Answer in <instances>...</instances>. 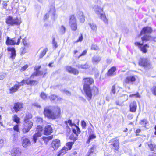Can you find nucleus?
Here are the masks:
<instances>
[{
	"instance_id": "f257e3e1",
	"label": "nucleus",
	"mask_w": 156,
	"mask_h": 156,
	"mask_svg": "<svg viewBox=\"0 0 156 156\" xmlns=\"http://www.w3.org/2000/svg\"><path fill=\"white\" fill-rule=\"evenodd\" d=\"M83 81L84 82V90L87 99L90 101L93 95L95 96L98 94V88L95 86H94L91 88H90V85L94 82L93 78L91 77L85 78L83 79Z\"/></svg>"
},
{
	"instance_id": "f03ea898",
	"label": "nucleus",
	"mask_w": 156,
	"mask_h": 156,
	"mask_svg": "<svg viewBox=\"0 0 156 156\" xmlns=\"http://www.w3.org/2000/svg\"><path fill=\"white\" fill-rule=\"evenodd\" d=\"M44 114L48 119H55L58 118L60 115L61 110L57 106H48L44 107Z\"/></svg>"
},
{
	"instance_id": "7ed1b4c3",
	"label": "nucleus",
	"mask_w": 156,
	"mask_h": 156,
	"mask_svg": "<svg viewBox=\"0 0 156 156\" xmlns=\"http://www.w3.org/2000/svg\"><path fill=\"white\" fill-rule=\"evenodd\" d=\"M32 116L30 114L26 115L24 119V123L23 127L22 129L23 133H25L28 132L31 129L33 126V123L28 119L32 118Z\"/></svg>"
},
{
	"instance_id": "20e7f679",
	"label": "nucleus",
	"mask_w": 156,
	"mask_h": 156,
	"mask_svg": "<svg viewBox=\"0 0 156 156\" xmlns=\"http://www.w3.org/2000/svg\"><path fill=\"white\" fill-rule=\"evenodd\" d=\"M152 31V29L150 27H146L143 28L140 32L141 35H144L141 38L142 41L144 42L149 39V35Z\"/></svg>"
},
{
	"instance_id": "39448f33",
	"label": "nucleus",
	"mask_w": 156,
	"mask_h": 156,
	"mask_svg": "<svg viewBox=\"0 0 156 156\" xmlns=\"http://www.w3.org/2000/svg\"><path fill=\"white\" fill-rule=\"evenodd\" d=\"M6 23L9 26L19 25L21 23L17 18H13L12 16L8 17L6 20Z\"/></svg>"
},
{
	"instance_id": "423d86ee",
	"label": "nucleus",
	"mask_w": 156,
	"mask_h": 156,
	"mask_svg": "<svg viewBox=\"0 0 156 156\" xmlns=\"http://www.w3.org/2000/svg\"><path fill=\"white\" fill-rule=\"evenodd\" d=\"M136 80V78L135 76H129L127 77L124 80L123 85L126 88L130 90V86L128 85L129 84H133Z\"/></svg>"
},
{
	"instance_id": "0eeeda50",
	"label": "nucleus",
	"mask_w": 156,
	"mask_h": 156,
	"mask_svg": "<svg viewBox=\"0 0 156 156\" xmlns=\"http://www.w3.org/2000/svg\"><path fill=\"white\" fill-rule=\"evenodd\" d=\"M139 65L146 69H149L151 67L150 61L147 58H141L140 60Z\"/></svg>"
},
{
	"instance_id": "6e6552de",
	"label": "nucleus",
	"mask_w": 156,
	"mask_h": 156,
	"mask_svg": "<svg viewBox=\"0 0 156 156\" xmlns=\"http://www.w3.org/2000/svg\"><path fill=\"white\" fill-rule=\"evenodd\" d=\"M51 16V18L53 20H55V10L54 6H51L48 10V13H46L44 17V19L46 20L49 17V15Z\"/></svg>"
},
{
	"instance_id": "1a4fd4ad",
	"label": "nucleus",
	"mask_w": 156,
	"mask_h": 156,
	"mask_svg": "<svg viewBox=\"0 0 156 156\" xmlns=\"http://www.w3.org/2000/svg\"><path fill=\"white\" fill-rule=\"evenodd\" d=\"M69 23L72 30L73 31H76L77 28V26L74 16L71 15L70 16Z\"/></svg>"
},
{
	"instance_id": "9d476101",
	"label": "nucleus",
	"mask_w": 156,
	"mask_h": 156,
	"mask_svg": "<svg viewBox=\"0 0 156 156\" xmlns=\"http://www.w3.org/2000/svg\"><path fill=\"white\" fill-rule=\"evenodd\" d=\"M38 81L36 80H31L30 79H28L26 80H23L21 82H17L19 85H20V87L21 86H23L26 83L27 85H34L38 83Z\"/></svg>"
},
{
	"instance_id": "9b49d317",
	"label": "nucleus",
	"mask_w": 156,
	"mask_h": 156,
	"mask_svg": "<svg viewBox=\"0 0 156 156\" xmlns=\"http://www.w3.org/2000/svg\"><path fill=\"white\" fill-rule=\"evenodd\" d=\"M109 143H111V145L114 147L116 151L118 150L119 148V140L117 137L111 139Z\"/></svg>"
},
{
	"instance_id": "f8f14e48",
	"label": "nucleus",
	"mask_w": 156,
	"mask_h": 156,
	"mask_svg": "<svg viewBox=\"0 0 156 156\" xmlns=\"http://www.w3.org/2000/svg\"><path fill=\"white\" fill-rule=\"evenodd\" d=\"M37 127L38 129L37 133H35L33 136V141L34 143L36 142V140L38 137L41 136V132L43 130L42 127L40 125L38 126Z\"/></svg>"
},
{
	"instance_id": "ddd939ff",
	"label": "nucleus",
	"mask_w": 156,
	"mask_h": 156,
	"mask_svg": "<svg viewBox=\"0 0 156 156\" xmlns=\"http://www.w3.org/2000/svg\"><path fill=\"white\" fill-rule=\"evenodd\" d=\"M12 156H20L21 154V150L18 148H14L11 151Z\"/></svg>"
},
{
	"instance_id": "4468645a",
	"label": "nucleus",
	"mask_w": 156,
	"mask_h": 156,
	"mask_svg": "<svg viewBox=\"0 0 156 156\" xmlns=\"http://www.w3.org/2000/svg\"><path fill=\"white\" fill-rule=\"evenodd\" d=\"M60 146V141L57 139L53 140L51 144V146L54 150H56Z\"/></svg>"
},
{
	"instance_id": "2eb2a0df",
	"label": "nucleus",
	"mask_w": 156,
	"mask_h": 156,
	"mask_svg": "<svg viewBox=\"0 0 156 156\" xmlns=\"http://www.w3.org/2000/svg\"><path fill=\"white\" fill-rule=\"evenodd\" d=\"M23 104L21 103L17 102L15 103L13 108L16 112L20 111L23 107Z\"/></svg>"
},
{
	"instance_id": "dca6fc26",
	"label": "nucleus",
	"mask_w": 156,
	"mask_h": 156,
	"mask_svg": "<svg viewBox=\"0 0 156 156\" xmlns=\"http://www.w3.org/2000/svg\"><path fill=\"white\" fill-rule=\"evenodd\" d=\"M146 144L148 145L150 150L154 151H156V145L152 142L151 140L147 142Z\"/></svg>"
},
{
	"instance_id": "f3484780",
	"label": "nucleus",
	"mask_w": 156,
	"mask_h": 156,
	"mask_svg": "<svg viewBox=\"0 0 156 156\" xmlns=\"http://www.w3.org/2000/svg\"><path fill=\"white\" fill-rule=\"evenodd\" d=\"M76 66L79 69H86L90 67V66L87 63L83 64H78L76 65Z\"/></svg>"
},
{
	"instance_id": "a211bd4d",
	"label": "nucleus",
	"mask_w": 156,
	"mask_h": 156,
	"mask_svg": "<svg viewBox=\"0 0 156 156\" xmlns=\"http://www.w3.org/2000/svg\"><path fill=\"white\" fill-rule=\"evenodd\" d=\"M52 132V128L50 125L46 126L44 128V132L45 135H50Z\"/></svg>"
},
{
	"instance_id": "6ab92c4d",
	"label": "nucleus",
	"mask_w": 156,
	"mask_h": 156,
	"mask_svg": "<svg viewBox=\"0 0 156 156\" xmlns=\"http://www.w3.org/2000/svg\"><path fill=\"white\" fill-rule=\"evenodd\" d=\"M130 110L131 112H135L137 107V104L136 101H133L130 104Z\"/></svg>"
},
{
	"instance_id": "aec40b11",
	"label": "nucleus",
	"mask_w": 156,
	"mask_h": 156,
	"mask_svg": "<svg viewBox=\"0 0 156 156\" xmlns=\"http://www.w3.org/2000/svg\"><path fill=\"white\" fill-rule=\"evenodd\" d=\"M20 85L18 84H15L13 87L9 89L10 94H12L17 91L18 89L20 88Z\"/></svg>"
},
{
	"instance_id": "412c9836",
	"label": "nucleus",
	"mask_w": 156,
	"mask_h": 156,
	"mask_svg": "<svg viewBox=\"0 0 156 156\" xmlns=\"http://www.w3.org/2000/svg\"><path fill=\"white\" fill-rule=\"evenodd\" d=\"M96 149V146L95 145L93 146L88 151V153L87 154L86 156H93L94 153L95 152Z\"/></svg>"
},
{
	"instance_id": "4be33fe9",
	"label": "nucleus",
	"mask_w": 156,
	"mask_h": 156,
	"mask_svg": "<svg viewBox=\"0 0 156 156\" xmlns=\"http://www.w3.org/2000/svg\"><path fill=\"white\" fill-rule=\"evenodd\" d=\"M73 125L75 128H72V131L74 134H76V136H77L81 132L79 128L76 124H74Z\"/></svg>"
},
{
	"instance_id": "5701e85b",
	"label": "nucleus",
	"mask_w": 156,
	"mask_h": 156,
	"mask_svg": "<svg viewBox=\"0 0 156 156\" xmlns=\"http://www.w3.org/2000/svg\"><path fill=\"white\" fill-rule=\"evenodd\" d=\"M30 145V141L28 139L25 138L23 140L22 146L24 147H27Z\"/></svg>"
},
{
	"instance_id": "b1692460",
	"label": "nucleus",
	"mask_w": 156,
	"mask_h": 156,
	"mask_svg": "<svg viewBox=\"0 0 156 156\" xmlns=\"http://www.w3.org/2000/svg\"><path fill=\"white\" fill-rule=\"evenodd\" d=\"M93 9L97 15H100L103 12V10L102 8L100 7L98 5H95L93 7Z\"/></svg>"
},
{
	"instance_id": "393cba45",
	"label": "nucleus",
	"mask_w": 156,
	"mask_h": 156,
	"mask_svg": "<svg viewBox=\"0 0 156 156\" xmlns=\"http://www.w3.org/2000/svg\"><path fill=\"white\" fill-rule=\"evenodd\" d=\"M15 40L13 38H10L8 37L7 38L6 41V44L7 45H16L15 42Z\"/></svg>"
},
{
	"instance_id": "a878e982",
	"label": "nucleus",
	"mask_w": 156,
	"mask_h": 156,
	"mask_svg": "<svg viewBox=\"0 0 156 156\" xmlns=\"http://www.w3.org/2000/svg\"><path fill=\"white\" fill-rule=\"evenodd\" d=\"M7 50L8 51H10L11 52V57L14 58L16 55L15 48H13L8 47Z\"/></svg>"
},
{
	"instance_id": "bb28decb",
	"label": "nucleus",
	"mask_w": 156,
	"mask_h": 156,
	"mask_svg": "<svg viewBox=\"0 0 156 156\" xmlns=\"http://www.w3.org/2000/svg\"><path fill=\"white\" fill-rule=\"evenodd\" d=\"M101 60V57L99 56H94L92 59V62L94 64H97L99 63Z\"/></svg>"
},
{
	"instance_id": "cd10ccee",
	"label": "nucleus",
	"mask_w": 156,
	"mask_h": 156,
	"mask_svg": "<svg viewBox=\"0 0 156 156\" xmlns=\"http://www.w3.org/2000/svg\"><path fill=\"white\" fill-rule=\"evenodd\" d=\"M68 150V148L67 147H66L65 146L59 152L57 156H62L66 153V151Z\"/></svg>"
},
{
	"instance_id": "c85d7f7f",
	"label": "nucleus",
	"mask_w": 156,
	"mask_h": 156,
	"mask_svg": "<svg viewBox=\"0 0 156 156\" xmlns=\"http://www.w3.org/2000/svg\"><path fill=\"white\" fill-rule=\"evenodd\" d=\"M100 18L106 24H108V21L107 19L106 16L105 14L103 13V12L101 13Z\"/></svg>"
},
{
	"instance_id": "c756f323",
	"label": "nucleus",
	"mask_w": 156,
	"mask_h": 156,
	"mask_svg": "<svg viewBox=\"0 0 156 156\" xmlns=\"http://www.w3.org/2000/svg\"><path fill=\"white\" fill-rule=\"evenodd\" d=\"M35 119L37 124H41L44 123L45 122V121L43 120V119L41 117H36L35 118Z\"/></svg>"
},
{
	"instance_id": "7c9ffc66",
	"label": "nucleus",
	"mask_w": 156,
	"mask_h": 156,
	"mask_svg": "<svg viewBox=\"0 0 156 156\" xmlns=\"http://www.w3.org/2000/svg\"><path fill=\"white\" fill-rule=\"evenodd\" d=\"M116 70V68L115 67H112L108 71V76H112Z\"/></svg>"
},
{
	"instance_id": "2f4dec72",
	"label": "nucleus",
	"mask_w": 156,
	"mask_h": 156,
	"mask_svg": "<svg viewBox=\"0 0 156 156\" xmlns=\"http://www.w3.org/2000/svg\"><path fill=\"white\" fill-rule=\"evenodd\" d=\"M66 30V27L62 25L59 28V32L60 34L63 35L65 33Z\"/></svg>"
},
{
	"instance_id": "473e14b6",
	"label": "nucleus",
	"mask_w": 156,
	"mask_h": 156,
	"mask_svg": "<svg viewBox=\"0 0 156 156\" xmlns=\"http://www.w3.org/2000/svg\"><path fill=\"white\" fill-rule=\"evenodd\" d=\"M21 39V36H20L19 37H15L14 38V39L15 40V44L18 45L19 44L20 41V40Z\"/></svg>"
},
{
	"instance_id": "72a5a7b5",
	"label": "nucleus",
	"mask_w": 156,
	"mask_h": 156,
	"mask_svg": "<svg viewBox=\"0 0 156 156\" xmlns=\"http://www.w3.org/2000/svg\"><path fill=\"white\" fill-rule=\"evenodd\" d=\"M149 47V46L147 45V44H146L144 46H141L140 48V49L141 51H142L144 53H145L147 52V51L146 48H148Z\"/></svg>"
},
{
	"instance_id": "f704fd0d",
	"label": "nucleus",
	"mask_w": 156,
	"mask_h": 156,
	"mask_svg": "<svg viewBox=\"0 0 156 156\" xmlns=\"http://www.w3.org/2000/svg\"><path fill=\"white\" fill-rule=\"evenodd\" d=\"M48 51V48H46L44 49L41 52L39 55V58H42L46 54Z\"/></svg>"
},
{
	"instance_id": "c9c22d12",
	"label": "nucleus",
	"mask_w": 156,
	"mask_h": 156,
	"mask_svg": "<svg viewBox=\"0 0 156 156\" xmlns=\"http://www.w3.org/2000/svg\"><path fill=\"white\" fill-rule=\"evenodd\" d=\"M89 25L92 30L96 32L97 30V27L96 25L94 23H89Z\"/></svg>"
},
{
	"instance_id": "e433bc0d",
	"label": "nucleus",
	"mask_w": 156,
	"mask_h": 156,
	"mask_svg": "<svg viewBox=\"0 0 156 156\" xmlns=\"http://www.w3.org/2000/svg\"><path fill=\"white\" fill-rule=\"evenodd\" d=\"M37 73H33L31 76V78H33L34 76L37 75H41L44 74V72L42 71H39L37 72Z\"/></svg>"
},
{
	"instance_id": "4c0bfd02",
	"label": "nucleus",
	"mask_w": 156,
	"mask_h": 156,
	"mask_svg": "<svg viewBox=\"0 0 156 156\" xmlns=\"http://www.w3.org/2000/svg\"><path fill=\"white\" fill-rule=\"evenodd\" d=\"M96 138V136L94 134L90 135L89 137V138L87 141V143H89L92 140Z\"/></svg>"
},
{
	"instance_id": "58836bf2",
	"label": "nucleus",
	"mask_w": 156,
	"mask_h": 156,
	"mask_svg": "<svg viewBox=\"0 0 156 156\" xmlns=\"http://www.w3.org/2000/svg\"><path fill=\"white\" fill-rule=\"evenodd\" d=\"M79 72L77 69L73 68L70 73L73 74L75 75H77L79 73Z\"/></svg>"
},
{
	"instance_id": "ea45409f",
	"label": "nucleus",
	"mask_w": 156,
	"mask_h": 156,
	"mask_svg": "<svg viewBox=\"0 0 156 156\" xmlns=\"http://www.w3.org/2000/svg\"><path fill=\"white\" fill-rule=\"evenodd\" d=\"M13 121L16 122L17 123H18L20 122V119L17 115H15L13 117Z\"/></svg>"
},
{
	"instance_id": "a19ab883",
	"label": "nucleus",
	"mask_w": 156,
	"mask_h": 156,
	"mask_svg": "<svg viewBox=\"0 0 156 156\" xmlns=\"http://www.w3.org/2000/svg\"><path fill=\"white\" fill-rule=\"evenodd\" d=\"M151 90L152 94L156 96V86H153L151 88Z\"/></svg>"
},
{
	"instance_id": "79ce46f5",
	"label": "nucleus",
	"mask_w": 156,
	"mask_h": 156,
	"mask_svg": "<svg viewBox=\"0 0 156 156\" xmlns=\"http://www.w3.org/2000/svg\"><path fill=\"white\" fill-rule=\"evenodd\" d=\"M74 144V142H69L67 143L66 144V146H67L66 147H68V150H70L72 148V147L73 144Z\"/></svg>"
},
{
	"instance_id": "37998d69",
	"label": "nucleus",
	"mask_w": 156,
	"mask_h": 156,
	"mask_svg": "<svg viewBox=\"0 0 156 156\" xmlns=\"http://www.w3.org/2000/svg\"><path fill=\"white\" fill-rule=\"evenodd\" d=\"M69 138L70 140H73V142L76 141L77 139V136L75 137L73 134H72L70 135Z\"/></svg>"
},
{
	"instance_id": "c03bdc74",
	"label": "nucleus",
	"mask_w": 156,
	"mask_h": 156,
	"mask_svg": "<svg viewBox=\"0 0 156 156\" xmlns=\"http://www.w3.org/2000/svg\"><path fill=\"white\" fill-rule=\"evenodd\" d=\"M41 68L40 65L36 66L34 68V69L35 71L33 73H37V72L39 71V70Z\"/></svg>"
},
{
	"instance_id": "a18cd8bd",
	"label": "nucleus",
	"mask_w": 156,
	"mask_h": 156,
	"mask_svg": "<svg viewBox=\"0 0 156 156\" xmlns=\"http://www.w3.org/2000/svg\"><path fill=\"white\" fill-rule=\"evenodd\" d=\"M6 76L5 73H0V80L4 79Z\"/></svg>"
},
{
	"instance_id": "49530a36",
	"label": "nucleus",
	"mask_w": 156,
	"mask_h": 156,
	"mask_svg": "<svg viewBox=\"0 0 156 156\" xmlns=\"http://www.w3.org/2000/svg\"><path fill=\"white\" fill-rule=\"evenodd\" d=\"M52 43L53 47L55 49H56L58 45H57V42L55 41V38H53V39Z\"/></svg>"
},
{
	"instance_id": "de8ad7c7",
	"label": "nucleus",
	"mask_w": 156,
	"mask_h": 156,
	"mask_svg": "<svg viewBox=\"0 0 156 156\" xmlns=\"http://www.w3.org/2000/svg\"><path fill=\"white\" fill-rule=\"evenodd\" d=\"M28 66L27 65H26L22 67L20 69V70L21 72L24 71L27 68H28Z\"/></svg>"
},
{
	"instance_id": "09e8293b",
	"label": "nucleus",
	"mask_w": 156,
	"mask_h": 156,
	"mask_svg": "<svg viewBox=\"0 0 156 156\" xmlns=\"http://www.w3.org/2000/svg\"><path fill=\"white\" fill-rule=\"evenodd\" d=\"M83 12L79 11L77 12L76 16L78 18H79L80 17H81L82 16H83Z\"/></svg>"
},
{
	"instance_id": "8fccbe9b",
	"label": "nucleus",
	"mask_w": 156,
	"mask_h": 156,
	"mask_svg": "<svg viewBox=\"0 0 156 156\" xmlns=\"http://www.w3.org/2000/svg\"><path fill=\"white\" fill-rule=\"evenodd\" d=\"M91 49L94 50H97L98 49V47L96 45L92 44L91 46Z\"/></svg>"
},
{
	"instance_id": "3c124183",
	"label": "nucleus",
	"mask_w": 156,
	"mask_h": 156,
	"mask_svg": "<svg viewBox=\"0 0 156 156\" xmlns=\"http://www.w3.org/2000/svg\"><path fill=\"white\" fill-rule=\"evenodd\" d=\"M115 85H114L112 86V87L111 94H115Z\"/></svg>"
},
{
	"instance_id": "603ef678",
	"label": "nucleus",
	"mask_w": 156,
	"mask_h": 156,
	"mask_svg": "<svg viewBox=\"0 0 156 156\" xmlns=\"http://www.w3.org/2000/svg\"><path fill=\"white\" fill-rule=\"evenodd\" d=\"M61 91H62V92L64 93L65 94H66L67 95L69 96L71 94L70 92L69 91H68V90H66L65 89H64L61 90Z\"/></svg>"
},
{
	"instance_id": "864d4df0",
	"label": "nucleus",
	"mask_w": 156,
	"mask_h": 156,
	"mask_svg": "<svg viewBox=\"0 0 156 156\" xmlns=\"http://www.w3.org/2000/svg\"><path fill=\"white\" fill-rule=\"evenodd\" d=\"M73 68L71 66H67L66 67V70L70 73Z\"/></svg>"
},
{
	"instance_id": "5fc2aeb1",
	"label": "nucleus",
	"mask_w": 156,
	"mask_h": 156,
	"mask_svg": "<svg viewBox=\"0 0 156 156\" xmlns=\"http://www.w3.org/2000/svg\"><path fill=\"white\" fill-rule=\"evenodd\" d=\"M49 98L51 101H54L57 98V96L53 94L51 95L50 96Z\"/></svg>"
},
{
	"instance_id": "6e6d98bb",
	"label": "nucleus",
	"mask_w": 156,
	"mask_h": 156,
	"mask_svg": "<svg viewBox=\"0 0 156 156\" xmlns=\"http://www.w3.org/2000/svg\"><path fill=\"white\" fill-rule=\"evenodd\" d=\"M129 97H135L139 98L140 97V96L139 94V93H137L136 94H130L129 96Z\"/></svg>"
},
{
	"instance_id": "4d7b16f0",
	"label": "nucleus",
	"mask_w": 156,
	"mask_h": 156,
	"mask_svg": "<svg viewBox=\"0 0 156 156\" xmlns=\"http://www.w3.org/2000/svg\"><path fill=\"white\" fill-rule=\"evenodd\" d=\"M41 97L43 99H45L47 98V96L44 93H41Z\"/></svg>"
},
{
	"instance_id": "13d9d810",
	"label": "nucleus",
	"mask_w": 156,
	"mask_h": 156,
	"mask_svg": "<svg viewBox=\"0 0 156 156\" xmlns=\"http://www.w3.org/2000/svg\"><path fill=\"white\" fill-rule=\"evenodd\" d=\"M13 129L17 132H19L20 131L19 130L18 125H16V126H14L13 127Z\"/></svg>"
},
{
	"instance_id": "bf43d9fd",
	"label": "nucleus",
	"mask_w": 156,
	"mask_h": 156,
	"mask_svg": "<svg viewBox=\"0 0 156 156\" xmlns=\"http://www.w3.org/2000/svg\"><path fill=\"white\" fill-rule=\"evenodd\" d=\"M87 50H84L83 51V52L78 57V58H80V57H81V56H83V55H85L86 54V53H87Z\"/></svg>"
},
{
	"instance_id": "052dcab7",
	"label": "nucleus",
	"mask_w": 156,
	"mask_h": 156,
	"mask_svg": "<svg viewBox=\"0 0 156 156\" xmlns=\"http://www.w3.org/2000/svg\"><path fill=\"white\" fill-rule=\"evenodd\" d=\"M81 125L83 128H85L86 127V123L84 121H81Z\"/></svg>"
},
{
	"instance_id": "680f3d73",
	"label": "nucleus",
	"mask_w": 156,
	"mask_h": 156,
	"mask_svg": "<svg viewBox=\"0 0 156 156\" xmlns=\"http://www.w3.org/2000/svg\"><path fill=\"white\" fill-rule=\"evenodd\" d=\"M80 20V22L82 23H83L85 21V17L84 15L82 16L81 17H80L79 18Z\"/></svg>"
},
{
	"instance_id": "e2e57ef3",
	"label": "nucleus",
	"mask_w": 156,
	"mask_h": 156,
	"mask_svg": "<svg viewBox=\"0 0 156 156\" xmlns=\"http://www.w3.org/2000/svg\"><path fill=\"white\" fill-rule=\"evenodd\" d=\"M83 39V35L82 34H81V35L79 37V38L77 40L76 42H81V41Z\"/></svg>"
},
{
	"instance_id": "0e129e2a",
	"label": "nucleus",
	"mask_w": 156,
	"mask_h": 156,
	"mask_svg": "<svg viewBox=\"0 0 156 156\" xmlns=\"http://www.w3.org/2000/svg\"><path fill=\"white\" fill-rule=\"evenodd\" d=\"M147 123V121L146 119H143L140 122V124H146Z\"/></svg>"
},
{
	"instance_id": "69168bd1",
	"label": "nucleus",
	"mask_w": 156,
	"mask_h": 156,
	"mask_svg": "<svg viewBox=\"0 0 156 156\" xmlns=\"http://www.w3.org/2000/svg\"><path fill=\"white\" fill-rule=\"evenodd\" d=\"M135 44L136 46H138L139 47V48H140V47L141 46L143 45V44H141L139 42H135Z\"/></svg>"
},
{
	"instance_id": "338daca9",
	"label": "nucleus",
	"mask_w": 156,
	"mask_h": 156,
	"mask_svg": "<svg viewBox=\"0 0 156 156\" xmlns=\"http://www.w3.org/2000/svg\"><path fill=\"white\" fill-rule=\"evenodd\" d=\"M43 139L45 143H46V144H47V142L49 141L47 137L46 136H44L43 137Z\"/></svg>"
},
{
	"instance_id": "774afa93",
	"label": "nucleus",
	"mask_w": 156,
	"mask_h": 156,
	"mask_svg": "<svg viewBox=\"0 0 156 156\" xmlns=\"http://www.w3.org/2000/svg\"><path fill=\"white\" fill-rule=\"evenodd\" d=\"M4 143L3 140H0V148H2L3 145Z\"/></svg>"
}]
</instances>
